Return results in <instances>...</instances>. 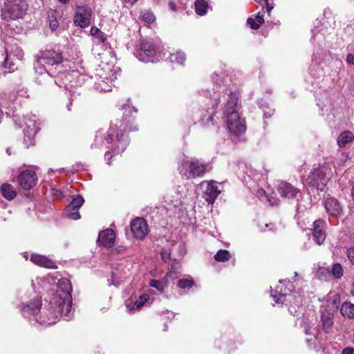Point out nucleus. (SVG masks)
Wrapping results in <instances>:
<instances>
[{
	"label": "nucleus",
	"mask_w": 354,
	"mask_h": 354,
	"mask_svg": "<svg viewBox=\"0 0 354 354\" xmlns=\"http://www.w3.org/2000/svg\"><path fill=\"white\" fill-rule=\"evenodd\" d=\"M259 195H261V194H264V191L263 189H261L259 191Z\"/></svg>",
	"instance_id": "58"
},
{
	"label": "nucleus",
	"mask_w": 354,
	"mask_h": 354,
	"mask_svg": "<svg viewBox=\"0 0 354 354\" xmlns=\"http://www.w3.org/2000/svg\"><path fill=\"white\" fill-rule=\"evenodd\" d=\"M207 2L205 0H196L195 11L197 15L200 16L205 15L207 13Z\"/></svg>",
	"instance_id": "27"
},
{
	"label": "nucleus",
	"mask_w": 354,
	"mask_h": 354,
	"mask_svg": "<svg viewBox=\"0 0 354 354\" xmlns=\"http://www.w3.org/2000/svg\"><path fill=\"white\" fill-rule=\"evenodd\" d=\"M131 230L134 236L142 240L148 233V225L145 219L138 217L131 223Z\"/></svg>",
	"instance_id": "11"
},
{
	"label": "nucleus",
	"mask_w": 354,
	"mask_h": 354,
	"mask_svg": "<svg viewBox=\"0 0 354 354\" xmlns=\"http://www.w3.org/2000/svg\"><path fill=\"white\" fill-rule=\"evenodd\" d=\"M64 214L67 218H69L73 220H78L80 218L79 210L77 209L76 208L75 209L73 207L71 208H71L68 209V205L64 209Z\"/></svg>",
	"instance_id": "33"
},
{
	"label": "nucleus",
	"mask_w": 354,
	"mask_h": 354,
	"mask_svg": "<svg viewBox=\"0 0 354 354\" xmlns=\"http://www.w3.org/2000/svg\"><path fill=\"white\" fill-rule=\"evenodd\" d=\"M169 7L172 11H176L177 10L176 4L174 1H170L169 2Z\"/></svg>",
	"instance_id": "49"
},
{
	"label": "nucleus",
	"mask_w": 354,
	"mask_h": 354,
	"mask_svg": "<svg viewBox=\"0 0 354 354\" xmlns=\"http://www.w3.org/2000/svg\"><path fill=\"white\" fill-rule=\"evenodd\" d=\"M230 258V253L225 250H221L214 255V259L217 261L225 262Z\"/></svg>",
	"instance_id": "32"
},
{
	"label": "nucleus",
	"mask_w": 354,
	"mask_h": 354,
	"mask_svg": "<svg viewBox=\"0 0 354 354\" xmlns=\"http://www.w3.org/2000/svg\"><path fill=\"white\" fill-rule=\"evenodd\" d=\"M313 240L318 245H321L326 239L325 223L323 220H317L313 223Z\"/></svg>",
	"instance_id": "16"
},
{
	"label": "nucleus",
	"mask_w": 354,
	"mask_h": 354,
	"mask_svg": "<svg viewBox=\"0 0 354 354\" xmlns=\"http://www.w3.org/2000/svg\"><path fill=\"white\" fill-rule=\"evenodd\" d=\"M63 59L62 52L59 48L40 51L37 55L34 69L36 73L48 77L52 68L59 65Z\"/></svg>",
	"instance_id": "3"
},
{
	"label": "nucleus",
	"mask_w": 354,
	"mask_h": 354,
	"mask_svg": "<svg viewBox=\"0 0 354 354\" xmlns=\"http://www.w3.org/2000/svg\"><path fill=\"white\" fill-rule=\"evenodd\" d=\"M332 176L331 169L326 163L317 168H315L308 175L306 182L317 190L324 191V188Z\"/></svg>",
	"instance_id": "7"
},
{
	"label": "nucleus",
	"mask_w": 354,
	"mask_h": 354,
	"mask_svg": "<svg viewBox=\"0 0 354 354\" xmlns=\"http://www.w3.org/2000/svg\"><path fill=\"white\" fill-rule=\"evenodd\" d=\"M261 107L263 111V116L265 118H270L274 113V110L268 107L267 104H262Z\"/></svg>",
	"instance_id": "40"
},
{
	"label": "nucleus",
	"mask_w": 354,
	"mask_h": 354,
	"mask_svg": "<svg viewBox=\"0 0 354 354\" xmlns=\"http://www.w3.org/2000/svg\"><path fill=\"white\" fill-rule=\"evenodd\" d=\"M353 286H354V283H353Z\"/></svg>",
	"instance_id": "63"
},
{
	"label": "nucleus",
	"mask_w": 354,
	"mask_h": 354,
	"mask_svg": "<svg viewBox=\"0 0 354 354\" xmlns=\"http://www.w3.org/2000/svg\"><path fill=\"white\" fill-rule=\"evenodd\" d=\"M171 268L169 272H171V277H169V279H174L175 277L173 276V274H175L174 270L178 269L180 268L179 262L174 260L173 263L170 265Z\"/></svg>",
	"instance_id": "42"
},
{
	"label": "nucleus",
	"mask_w": 354,
	"mask_h": 354,
	"mask_svg": "<svg viewBox=\"0 0 354 354\" xmlns=\"http://www.w3.org/2000/svg\"><path fill=\"white\" fill-rule=\"evenodd\" d=\"M303 327L304 328V333L306 335H310V324L308 322H304L303 323Z\"/></svg>",
	"instance_id": "44"
},
{
	"label": "nucleus",
	"mask_w": 354,
	"mask_h": 354,
	"mask_svg": "<svg viewBox=\"0 0 354 354\" xmlns=\"http://www.w3.org/2000/svg\"><path fill=\"white\" fill-rule=\"evenodd\" d=\"M169 257H170V253L168 252L167 251L165 250V251L161 252V257L164 261L166 262L167 260L169 258Z\"/></svg>",
	"instance_id": "46"
},
{
	"label": "nucleus",
	"mask_w": 354,
	"mask_h": 354,
	"mask_svg": "<svg viewBox=\"0 0 354 354\" xmlns=\"http://www.w3.org/2000/svg\"><path fill=\"white\" fill-rule=\"evenodd\" d=\"M328 306L334 310H337L340 304V297L338 294H335L329 300H328Z\"/></svg>",
	"instance_id": "36"
},
{
	"label": "nucleus",
	"mask_w": 354,
	"mask_h": 354,
	"mask_svg": "<svg viewBox=\"0 0 354 354\" xmlns=\"http://www.w3.org/2000/svg\"><path fill=\"white\" fill-rule=\"evenodd\" d=\"M247 22L252 29L257 30L264 23L263 15L258 12L256 15V21L253 18L250 17L248 19Z\"/></svg>",
	"instance_id": "26"
},
{
	"label": "nucleus",
	"mask_w": 354,
	"mask_h": 354,
	"mask_svg": "<svg viewBox=\"0 0 354 354\" xmlns=\"http://www.w3.org/2000/svg\"><path fill=\"white\" fill-rule=\"evenodd\" d=\"M170 59L172 62L183 64L185 61V55L183 52H176L171 55Z\"/></svg>",
	"instance_id": "35"
},
{
	"label": "nucleus",
	"mask_w": 354,
	"mask_h": 354,
	"mask_svg": "<svg viewBox=\"0 0 354 354\" xmlns=\"http://www.w3.org/2000/svg\"><path fill=\"white\" fill-rule=\"evenodd\" d=\"M209 169V164L203 163L198 159L183 160L178 167L180 174L187 179L203 177Z\"/></svg>",
	"instance_id": "6"
},
{
	"label": "nucleus",
	"mask_w": 354,
	"mask_h": 354,
	"mask_svg": "<svg viewBox=\"0 0 354 354\" xmlns=\"http://www.w3.org/2000/svg\"><path fill=\"white\" fill-rule=\"evenodd\" d=\"M207 187L203 192V198L208 204H212L221 191L218 188L217 183L210 181L206 183Z\"/></svg>",
	"instance_id": "17"
},
{
	"label": "nucleus",
	"mask_w": 354,
	"mask_h": 354,
	"mask_svg": "<svg viewBox=\"0 0 354 354\" xmlns=\"http://www.w3.org/2000/svg\"><path fill=\"white\" fill-rule=\"evenodd\" d=\"M148 296L146 295H142L139 297V299L136 300L133 304V309H140L141 307L144 306V304L147 301Z\"/></svg>",
	"instance_id": "37"
},
{
	"label": "nucleus",
	"mask_w": 354,
	"mask_h": 354,
	"mask_svg": "<svg viewBox=\"0 0 354 354\" xmlns=\"http://www.w3.org/2000/svg\"><path fill=\"white\" fill-rule=\"evenodd\" d=\"M50 313L46 319L39 317L36 320L41 325H51L55 323V319L59 317L68 321L71 319L73 311L72 309V298L58 299L55 303V308L50 306Z\"/></svg>",
	"instance_id": "4"
},
{
	"label": "nucleus",
	"mask_w": 354,
	"mask_h": 354,
	"mask_svg": "<svg viewBox=\"0 0 354 354\" xmlns=\"http://www.w3.org/2000/svg\"><path fill=\"white\" fill-rule=\"evenodd\" d=\"M71 102H70V103H69L68 104H67V106H66V107H67V109H68V111H70V110H71V109H70V106H71Z\"/></svg>",
	"instance_id": "57"
},
{
	"label": "nucleus",
	"mask_w": 354,
	"mask_h": 354,
	"mask_svg": "<svg viewBox=\"0 0 354 354\" xmlns=\"http://www.w3.org/2000/svg\"><path fill=\"white\" fill-rule=\"evenodd\" d=\"M50 27L54 30L58 27V21L57 20H53L50 21Z\"/></svg>",
	"instance_id": "48"
},
{
	"label": "nucleus",
	"mask_w": 354,
	"mask_h": 354,
	"mask_svg": "<svg viewBox=\"0 0 354 354\" xmlns=\"http://www.w3.org/2000/svg\"><path fill=\"white\" fill-rule=\"evenodd\" d=\"M340 313L344 317L354 319V304L351 303H344L340 308Z\"/></svg>",
	"instance_id": "25"
},
{
	"label": "nucleus",
	"mask_w": 354,
	"mask_h": 354,
	"mask_svg": "<svg viewBox=\"0 0 354 354\" xmlns=\"http://www.w3.org/2000/svg\"><path fill=\"white\" fill-rule=\"evenodd\" d=\"M212 78L218 90L217 92L214 93L213 98L211 99L212 104L211 111H208L209 115L207 118H203L202 120L204 122L213 121V115L216 113L218 105L223 103L229 131L234 135L242 134L245 131V125L244 120L240 118L238 113L239 94L228 90L225 91L224 85L221 84V80L218 79L216 73H214Z\"/></svg>",
	"instance_id": "1"
},
{
	"label": "nucleus",
	"mask_w": 354,
	"mask_h": 354,
	"mask_svg": "<svg viewBox=\"0 0 354 354\" xmlns=\"http://www.w3.org/2000/svg\"><path fill=\"white\" fill-rule=\"evenodd\" d=\"M115 238L114 231L111 229H106L99 233L97 242L104 247L111 248L113 245Z\"/></svg>",
	"instance_id": "19"
},
{
	"label": "nucleus",
	"mask_w": 354,
	"mask_h": 354,
	"mask_svg": "<svg viewBox=\"0 0 354 354\" xmlns=\"http://www.w3.org/2000/svg\"><path fill=\"white\" fill-rule=\"evenodd\" d=\"M169 277H171V272H169L163 278L162 281L152 279L150 281V286L156 288L159 292H162L165 288L167 287V281Z\"/></svg>",
	"instance_id": "22"
},
{
	"label": "nucleus",
	"mask_w": 354,
	"mask_h": 354,
	"mask_svg": "<svg viewBox=\"0 0 354 354\" xmlns=\"http://www.w3.org/2000/svg\"><path fill=\"white\" fill-rule=\"evenodd\" d=\"M25 124L26 128L23 129L24 141L28 146H32L35 145V136L40 129L39 123L37 124V120L34 115L32 118H26Z\"/></svg>",
	"instance_id": "10"
},
{
	"label": "nucleus",
	"mask_w": 354,
	"mask_h": 354,
	"mask_svg": "<svg viewBox=\"0 0 354 354\" xmlns=\"http://www.w3.org/2000/svg\"><path fill=\"white\" fill-rule=\"evenodd\" d=\"M195 285L194 281L191 279L183 278L178 282V287L183 290H189Z\"/></svg>",
	"instance_id": "30"
},
{
	"label": "nucleus",
	"mask_w": 354,
	"mask_h": 354,
	"mask_svg": "<svg viewBox=\"0 0 354 354\" xmlns=\"http://www.w3.org/2000/svg\"><path fill=\"white\" fill-rule=\"evenodd\" d=\"M58 1L63 4H66L69 2L70 0H58Z\"/></svg>",
	"instance_id": "52"
},
{
	"label": "nucleus",
	"mask_w": 354,
	"mask_h": 354,
	"mask_svg": "<svg viewBox=\"0 0 354 354\" xmlns=\"http://www.w3.org/2000/svg\"><path fill=\"white\" fill-rule=\"evenodd\" d=\"M346 62L348 64L354 65V54H348L346 56Z\"/></svg>",
	"instance_id": "47"
},
{
	"label": "nucleus",
	"mask_w": 354,
	"mask_h": 354,
	"mask_svg": "<svg viewBox=\"0 0 354 354\" xmlns=\"http://www.w3.org/2000/svg\"><path fill=\"white\" fill-rule=\"evenodd\" d=\"M104 156L106 159H108V160H109L111 157L109 151H106Z\"/></svg>",
	"instance_id": "51"
},
{
	"label": "nucleus",
	"mask_w": 354,
	"mask_h": 354,
	"mask_svg": "<svg viewBox=\"0 0 354 354\" xmlns=\"http://www.w3.org/2000/svg\"><path fill=\"white\" fill-rule=\"evenodd\" d=\"M101 90L106 91H109L110 89L109 88H106V87H102V86L101 87Z\"/></svg>",
	"instance_id": "55"
},
{
	"label": "nucleus",
	"mask_w": 354,
	"mask_h": 354,
	"mask_svg": "<svg viewBox=\"0 0 354 354\" xmlns=\"http://www.w3.org/2000/svg\"><path fill=\"white\" fill-rule=\"evenodd\" d=\"M331 273L335 279H340L344 274V270L342 265L335 263L332 266Z\"/></svg>",
	"instance_id": "31"
},
{
	"label": "nucleus",
	"mask_w": 354,
	"mask_h": 354,
	"mask_svg": "<svg viewBox=\"0 0 354 354\" xmlns=\"http://www.w3.org/2000/svg\"><path fill=\"white\" fill-rule=\"evenodd\" d=\"M298 275V273L297 272H295V276L297 277Z\"/></svg>",
	"instance_id": "62"
},
{
	"label": "nucleus",
	"mask_w": 354,
	"mask_h": 354,
	"mask_svg": "<svg viewBox=\"0 0 354 354\" xmlns=\"http://www.w3.org/2000/svg\"><path fill=\"white\" fill-rule=\"evenodd\" d=\"M342 354H354V348L351 347H346L342 350Z\"/></svg>",
	"instance_id": "45"
},
{
	"label": "nucleus",
	"mask_w": 354,
	"mask_h": 354,
	"mask_svg": "<svg viewBox=\"0 0 354 354\" xmlns=\"http://www.w3.org/2000/svg\"><path fill=\"white\" fill-rule=\"evenodd\" d=\"M41 306V300L38 296H35L26 304H22L21 311L24 317L36 315Z\"/></svg>",
	"instance_id": "14"
},
{
	"label": "nucleus",
	"mask_w": 354,
	"mask_h": 354,
	"mask_svg": "<svg viewBox=\"0 0 354 354\" xmlns=\"http://www.w3.org/2000/svg\"><path fill=\"white\" fill-rule=\"evenodd\" d=\"M28 7L26 0H6L1 9V17L8 21L22 18Z\"/></svg>",
	"instance_id": "5"
},
{
	"label": "nucleus",
	"mask_w": 354,
	"mask_h": 354,
	"mask_svg": "<svg viewBox=\"0 0 354 354\" xmlns=\"http://www.w3.org/2000/svg\"><path fill=\"white\" fill-rule=\"evenodd\" d=\"M2 196L7 200H12L16 196L17 192L13 189L11 185L8 183H4L1 186L0 188Z\"/></svg>",
	"instance_id": "23"
},
{
	"label": "nucleus",
	"mask_w": 354,
	"mask_h": 354,
	"mask_svg": "<svg viewBox=\"0 0 354 354\" xmlns=\"http://www.w3.org/2000/svg\"><path fill=\"white\" fill-rule=\"evenodd\" d=\"M324 205L326 212L331 216L338 217L342 213V207L335 198H326Z\"/></svg>",
	"instance_id": "15"
},
{
	"label": "nucleus",
	"mask_w": 354,
	"mask_h": 354,
	"mask_svg": "<svg viewBox=\"0 0 354 354\" xmlns=\"http://www.w3.org/2000/svg\"><path fill=\"white\" fill-rule=\"evenodd\" d=\"M6 153H7L8 155H10V149H9V148H8V149H6Z\"/></svg>",
	"instance_id": "59"
},
{
	"label": "nucleus",
	"mask_w": 354,
	"mask_h": 354,
	"mask_svg": "<svg viewBox=\"0 0 354 354\" xmlns=\"http://www.w3.org/2000/svg\"><path fill=\"white\" fill-rule=\"evenodd\" d=\"M92 14V9L88 6H77L73 17L74 24L81 28L88 27Z\"/></svg>",
	"instance_id": "9"
},
{
	"label": "nucleus",
	"mask_w": 354,
	"mask_h": 354,
	"mask_svg": "<svg viewBox=\"0 0 354 354\" xmlns=\"http://www.w3.org/2000/svg\"><path fill=\"white\" fill-rule=\"evenodd\" d=\"M72 286L66 278H62L57 282V297L59 299H71Z\"/></svg>",
	"instance_id": "13"
},
{
	"label": "nucleus",
	"mask_w": 354,
	"mask_h": 354,
	"mask_svg": "<svg viewBox=\"0 0 354 354\" xmlns=\"http://www.w3.org/2000/svg\"><path fill=\"white\" fill-rule=\"evenodd\" d=\"M30 261L36 265L47 268H55V263L47 257L39 254H32L30 258Z\"/></svg>",
	"instance_id": "20"
},
{
	"label": "nucleus",
	"mask_w": 354,
	"mask_h": 354,
	"mask_svg": "<svg viewBox=\"0 0 354 354\" xmlns=\"http://www.w3.org/2000/svg\"><path fill=\"white\" fill-rule=\"evenodd\" d=\"M12 55L16 56L17 59L21 60L23 58L24 53L23 51L17 46L15 47V53H13L12 50H10L8 48H6V57L5 60L6 64H9L8 61Z\"/></svg>",
	"instance_id": "29"
},
{
	"label": "nucleus",
	"mask_w": 354,
	"mask_h": 354,
	"mask_svg": "<svg viewBox=\"0 0 354 354\" xmlns=\"http://www.w3.org/2000/svg\"><path fill=\"white\" fill-rule=\"evenodd\" d=\"M18 181L23 189L29 190L36 185L37 178L35 171L26 170L20 173Z\"/></svg>",
	"instance_id": "12"
},
{
	"label": "nucleus",
	"mask_w": 354,
	"mask_h": 354,
	"mask_svg": "<svg viewBox=\"0 0 354 354\" xmlns=\"http://www.w3.org/2000/svg\"><path fill=\"white\" fill-rule=\"evenodd\" d=\"M346 255L350 263L354 265V247H351L347 250Z\"/></svg>",
	"instance_id": "43"
},
{
	"label": "nucleus",
	"mask_w": 354,
	"mask_h": 354,
	"mask_svg": "<svg viewBox=\"0 0 354 354\" xmlns=\"http://www.w3.org/2000/svg\"><path fill=\"white\" fill-rule=\"evenodd\" d=\"M334 315L328 310H323L321 312V322L322 328L326 333H328L329 329L333 325Z\"/></svg>",
	"instance_id": "21"
},
{
	"label": "nucleus",
	"mask_w": 354,
	"mask_h": 354,
	"mask_svg": "<svg viewBox=\"0 0 354 354\" xmlns=\"http://www.w3.org/2000/svg\"><path fill=\"white\" fill-rule=\"evenodd\" d=\"M142 19L145 22L151 24L156 20V17L153 12L150 11H146L142 15Z\"/></svg>",
	"instance_id": "39"
},
{
	"label": "nucleus",
	"mask_w": 354,
	"mask_h": 354,
	"mask_svg": "<svg viewBox=\"0 0 354 354\" xmlns=\"http://www.w3.org/2000/svg\"><path fill=\"white\" fill-rule=\"evenodd\" d=\"M351 197H352L353 200L354 201V185L351 190Z\"/></svg>",
	"instance_id": "53"
},
{
	"label": "nucleus",
	"mask_w": 354,
	"mask_h": 354,
	"mask_svg": "<svg viewBox=\"0 0 354 354\" xmlns=\"http://www.w3.org/2000/svg\"><path fill=\"white\" fill-rule=\"evenodd\" d=\"M53 192H55L54 194H56L57 192H59L58 190H55V189H53Z\"/></svg>",
	"instance_id": "61"
},
{
	"label": "nucleus",
	"mask_w": 354,
	"mask_h": 354,
	"mask_svg": "<svg viewBox=\"0 0 354 354\" xmlns=\"http://www.w3.org/2000/svg\"><path fill=\"white\" fill-rule=\"evenodd\" d=\"M53 192H55L54 194H56L57 192H59L58 190H55V189H53Z\"/></svg>",
	"instance_id": "60"
},
{
	"label": "nucleus",
	"mask_w": 354,
	"mask_h": 354,
	"mask_svg": "<svg viewBox=\"0 0 354 354\" xmlns=\"http://www.w3.org/2000/svg\"><path fill=\"white\" fill-rule=\"evenodd\" d=\"M84 202V198L82 196L78 195L72 200L70 204L68 205V209L73 207L79 210V209L83 205Z\"/></svg>",
	"instance_id": "34"
},
{
	"label": "nucleus",
	"mask_w": 354,
	"mask_h": 354,
	"mask_svg": "<svg viewBox=\"0 0 354 354\" xmlns=\"http://www.w3.org/2000/svg\"><path fill=\"white\" fill-rule=\"evenodd\" d=\"M139 60L144 62H154L159 59L160 56L156 46L151 42L143 41L140 48L135 53Z\"/></svg>",
	"instance_id": "8"
},
{
	"label": "nucleus",
	"mask_w": 354,
	"mask_h": 354,
	"mask_svg": "<svg viewBox=\"0 0 354 354\" xmlns=\"http://www.w3.org/2000/svg\"><path fill=\"white\" fill-rule=\"evenodd\" d=\"M318 278L321 280H326L330 276V272L325 268H320L317 271Z\"/></svg>",
	"instance_id": "38"
},
{
	"label": "nucleus",
	"mask_w": 354,
	"mask_h": 354,
	"mask_svg": "<svg viewBox=\"0 0 354 354\" xmlns=\"http://www.w3.org/2000/svg\"><path fill=\"white\" fill-rule=\"evenodd\" d=\"M273 297H274L276 302H277V303H279L280 301L283 302L282 301H280L279 298L277 299V296H273Z\"/></svg>",
	"instance_id": "54"
},
{
	"label": "nucleus",
	"mask_w": 354,
	"mask_h": 354,
	"mask_svg": "<svg viewBox=\"0 0 354 354\" xmlns=\"http://www.w3.org/2000/svg\"><path fill=\"white\" fill-rule=\"evenodd\" d=\"M354 139L353 134L348 131L342 133L337 138V143L339 147H344L348 143Z\"/></svg>",
	"instance_id": "24"
},
{
	"label": "nucleus",
	"mask_w": 354,
	"mask_h": 354,
	"mask_svg": "<svg viewBox=\"0 0 354 354\" xmlns=\"http://www.w3.org/2000/svg\"><path fill=\"white\" fill-rule=\"evenodd\" d=\"M279 282H280L281 283H284V284H286V283H290V280H288V279H282V280H279Z\"/></svg>",
	"instance_id": "50"
},
{
	"label": "nucleus",
	"mask_w": 354,
	"mask_h": 354,
	"mask_svg": "<svg viewBox=\"0 0 354 354\" xmlns=\"http://www.w3.org/2000/svg\"><path fill=\"white\" fill-rule=\"evenodd\" d=\"M278 192L281 196L287 198H295L300 192L299 189L286 182H281L279 184Z\"/></svg>",
	"instance_id": "18"
},
{
	"label": "nucleus",
	"mask_w": 354,
	"mask_h": 354,
	"mask_svg": "<svg viewBox=\"0 0 354 354\" xmlns=\"http://www.w3.org/2000/svg\"><path fill=\"white\" fill-rule=\"evenodd\" d=\"M129 142L128 137L121 131L119 132L117 124L111 123L106 135L101 131L96 132L95 140L91 147L100 148L103 145H105L107 149L115 151V153H120L125 150Z\"/></svg>",
	"instance_id": "2"
},
{
	"label": "nucleus",
	"mask_w": 354,
	"mask_h": 354,
	"mask_svg": "<svg viewBox=\"0 0 354 354\" xmlns=\"http://www.w3.org/2000/svg\"><path fill=\"white\" fill-rule=\"evenodd\" d=\"M258 3H261L262 1L264 2V4L262 5L263 8L266 9L267 12L270 15L272 9L273 8L272 4H270L269 0H254Z\"/></svg>",
	"instance_id": "41"
},
{
	"label": "nucleus",
	"mask_w": 354,
	"mask_h": 354,
	"mask_svg": "<svg viewBox=\"0 0 354 354\" xmlns=\"http://www.w3.org/2000/svg\"><path fill=\"white\" fill-rule=\"evenodd\" d=\"M286 294V292H283V293L282 292V290L281 289V290H280V297H283Z\"/></svg>",
	"instance_id": "56"
},
{
	"label": "nucleus",
	"mask_w": 354,
	"mask_h": 354,
	"mask_svg": "<svg viewBox=\"0 0 354 354\" xmlns=\"http://www.w3.org/2000/svg\"><path fill=\"white\" fill-rule=\"evenodd\" d=\"M90 33L91 35L97 39L99 42L104 43L106 40V35L95 26L91 28Z\"/></svg>",
	"instance_id": "28"
}]
</instances>
